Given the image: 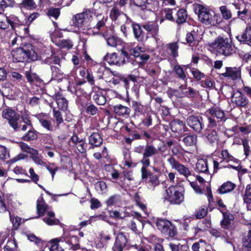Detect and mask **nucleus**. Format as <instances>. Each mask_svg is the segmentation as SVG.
I'll return each mask as SVG.
<instances>
[{
	"label": "nucleus",
	"instance_id": "obj_1",
	"mask_svg": "<svg viewBox=\"0 0 251 251\" xmlns=\"http://www.w3.org/2000/svg\"><path fill=\"white\" fill-rule=\"evenodd\" d=\"M193 9L198 15L199 20L206 25H216L222 21L219 14L215 13L212 9H209L199 4H194Z\"/></svg>",
	"mask_w": 251,
	"mask_h": 251
},
{
	"label": "nucleus",
	"instance_id": "obj_2",
	"mask_svg": "<svg viewBox=\"0 0 251 251\" xmlns=\"http://www.w3.org/2000/svg\"><path fill=\"white\" fill-rule=\"evenodd\" d=\"M37 211L39 216H42V220L49 226L59 225L60 222L55 217V213L51 210L50 207L46 204L42 196L37 201Z\"/></svg>",
	"mask_w": 251,
	"mask_h": 251
},
{
	"label": "nucleus",
	"instance_id": "obj_3",
	"mask_svg": "<svg viewBox=\"0 0 251 251\" xmlns=\"http://www.w3.org/2000/svg\"><path fill=\"white\" fill-rule=\"evenodd\" d=\"M210 47L219 54L229 56L233 52L231 41L227 38L219 37L211 43Z\"/></svg>",
	"mask_w": 251,
	"mask_h": 251
},
{
	"label": "nucleus",
	"instance_id": "obj_4",
	"mask_svg": "<svg viewBox=\"0 0 251 251\" xmlns=\"http://www.w3.org/2000/svg\"><path fill=\"white\" fill-rule=\"evenodd\" d=\"M184 189L182 186H171L166 190L167 199L172 204H178L183 200Z\"/></svg>",
	"mask_w": 251,
	"mask_h": 251
},
{
	"label": "nucleus",
	"instance_id": "obj_5",
	"mask_svg": "<svg viewBox=\"0 0 251 251\" xmlns=\"http://www.w3.org/2000/svg\"><path fill=\"white\" fill-rule=\"evenodd\" d=\"M93 12L90 9L76 14L73 19V25L78 27H88L93 19Z\"/></svg>",
	"mask_w": 251,
	"mask_h": 251
},
{
	"label": "nucleus",
	"instance_id": "obj_6",
	"mask_svg": "<svg viewBox=\"0 0 251 251\" xmlns=\"http://www.w3.org/2000/svg\"><path fill=\"white\" fill-rule=\"evenodd\" d=\"M128 52L124 49L120 53H107L104 57V60L111 65L121 66L126 62V57L128 58Z\"/></svg>",
	"mask_w": 251,
	"mask_h": 251
},
{
	"label": "nucleus",
	"instance_id": "obj_7",
	"mask_svg": "<svg viewBox=\"0 0 251 251\" xmlns=\"http://www.w3.org/2000/svg\"><path fill=\"white\" fill-rule=\"evenodd\" d=\"M156 226L159 230L164 234L168 235L173 237L176 234V229L174 225L168 220L166 219H157Z\"/></svg>",
	"mask_w": 251,
	"mask_h": 251
},
{
	"label": "nucleus",
	"instance_id": "obj_8",
	"mask_svg": "<svg viewBox=\"0 0 251 251\" xmlns=\"http://www.w3.org/2000/svg\"><path fill=\"white\" fill-rule=\"evenodd\" d=\"M2 117L8 121L10 126L14 129L18 128V120L19 115L10 108H7L2 111Z\"/></svg>",
	"mask_w": 251,
	"mask_h": 251
},
{
	"label": "nucleus",
	"instance_id": "obj_9",
	"mask_svg": "<svg viewBox=\"0 0 251 251\" xmlns=\"http://www.w3.org/2000/svg\"><path fill=\"white\" fill-rule=\"evenodd\" d=\"M32 52L29 50H26L23 48H18L11 52L13 61L15 62H24L29 58L33 60L35 57L31 55Z\"/></svg>",
	"mask_w": 251,
	"mask_h": 251
},
{
	"label": "nucleus",
	"instance_id": "obj_10",
	"mask_svg": "<svg viewBox=\"0 0 251 251\" xmlns=\"http://www.w3.org/2000/svg\"><path fill=\"white\" fill-rule=\"evenodd\" d=\"M231 101L236 106L241 107H247L250 102L247 97L239 91L233 93Z\"/></svg>",
	"mask_w": 251,
	"mask_h": 251
},
{
	"label": "nucleus",
	"instance_id": "obj_11",
	"mask_svg": "<svg viewBox=\"0 0 251 251\" xmlns=\"http://www.w3.org/2000/svg\"><path fill=\"white\" fill-rule=\"evenodd\" d=\"M109 17L112 21H117L119 23L127 22L128 21L127 16L116 5H114L111 9L109 13Z\"/></svg>",
	"mask_w": 251,
	"mask_h": 251
},
{
	"label": "nucleus",
	"instance_id": "obj_12",
	"mask_svg": "<svg viewBox=\"0 0 251 251\" xmlns=\"http://www.w3.org/2000/svg\"><path fill=\"white\" fill-rule=\"evenodd\" d=\"M158 152V150L154 146L149 144L147 145L144 149L143 158L141 162H144L145 165L150 163L149 157L156 155Z\"/></svg>",
	"mask_w": 251,
	"mask_h": 251
},
{
	"label": "nucleus",
	"instance_id": "obj_13",
	"mask_svg": "<svg viewBox=\"0 0 251 251\" xmlns=\"http://www.w3.org/2000/svg\"><path fill=\"white\" fill-rule=\"evenodd\" d=\"M41 126L49 131L53 130V126L51 123V118L49 115L45 114H39L37 116Z\"/></svg>",
	"mask_w": 251,
	"mask_h": 251
},
{
	"label": "nucleus",
	"instance_id": "obj_14",
	"mask_svg": "<svg viewBox=\"0 0 251 251\" xmlns=\"http://www.w3.org/2000/svg\"><path fill=\"white\" fill-rule=\"evenodd\" d=\"M226 72L221 74L222 76L230 77L233 80L241 77L240 67H226Z\"/></svg>",
	"mask_w": 251,
	"mask_h": 251
},
{
	"label": "nucleus",
	"instance_id": "obj_15",
	"mask_svg": "<svg viewBox=\"0 0 251 251\" xmlns=\"http://www.w3.org/2000/svg\"><path fill=\"white\" fill-rule=\"evenodd\" d=\"M126 242V236L122 233L118 234L112 248L113 251H123V249L125 247Z\"/></svg>",
	"mask_w": 251,
	"mask_h": 251
},
{
	"label": "nucleus",
	"instance_id": "obj_16",
	"mask_svg": "<svg viewBox=\"0 0 251 251\" xmlns=\"http://www.w3.org/2000/svg\"><path fill=\"white\" fill-rule=\"evenodd\" d=\"M143 27L156 40L159 33V26L156 23L150 22L142 25Z\"/></svg>",
	"mask_w": 251,
	"mask_h": 251
},
{
	"label": "nucleus",
	"instance_id": "obj_17",
	"mask_svg": "<svg viewBox=\"0 0 251 251\" xmlns=\"http://www.w3.org/2000/svg\"><path fill=\"white\" fill-rule=\"evenodd\" d=\"M201 118L198 116H191L189 117V126L197 132H200L202 129Z\"/></svg>",
	"mask_w": 251,
	"mask_h": 251
},
{
	"label": "nucleus",
	"instance_id": "obj_18",
	"mask_svg": "<svg viewBox=\"0 0 251 251\" xmlns=\"http://www.w3.org/2000/svg\"><path fill=\"white\" fill-rule=\"evenodd\" d=\"M104 93V91L103 90L99 89L98 91L93 92V99L99 105H103L106 103V100Z\"/></svg>",
	"mask_w": 251,
	"mask_h": 251
},
{
	"label": "nucleus",
	"instance_id": "obj_19",
	"mask_svg": "<svg viewBox=\"0 0 251 251\" xmlns=\"http://www.w3.org/2000/svg\"><path fill=\"white\" fill-rule=\"evenodd\" d=\"M236 38L239 41L245 42L251 46V27H247L245 32L241 35L237 36Z\"/></svg>",
	"mask_w": 251,
	"mask_h": 251
},
{
	"label": "nucleus",
	"instance_id": "obj_20",
	"mask_svg": "<svg viewBox=\"0 0 251 251\" xmlns=\"http://www.w3.org/2000/svg\"><path fill=\"white\" fill-rule=\"evenodd\" d=\"M89 143L92 146V148L98 147L102 143V139L98 133H93L89 137Z\"/></svg>",
	"mask_w": 251,
	"mask_h": 251
},
{
	"label": "nucleus",
	"instance_id": "obj_21",
	"mask_svg": "<svg viewBox=\"0 0 251 251\" xmlns=\"http://www.w3.org/2000/svg\"><path fill=\"white\" fill-rule=\"evenodd\" d=\"M54 97L56 100L58 108L63 111L67 110L68 107L67 100L60 93L55 94Z\"/></svg>",
	"mask_w": 251,
	"mask_h": 251
},
{
	"label": "nucleus",
	"instance_id": "obj_22",
	"mask_svg": "<svg viewBox=\"0 0 251 251\" xmlns=\"http://www.w3.org/2000/svg\"><path fill=\"white\" fill-rule=\"evenodd\" d=\"M235 187L236 185L234 183L230 181H227L224 183L217 191L220 194H224L231 192Z\"/></svg>",
	"mask_w": 251,
	"mask_h": 251
},
{
	"label": "nucleus",
	"instance_id": "obj_23",
	"mask_svg": "<svg viewBox=\"0 0 251 251\" xmlns=\"http://www.w3.org/2000/svg\"><path fill=\"white\" fill-rule=\"evenodd\" d=\"M224 219L221 222V225L223 228L229 229L232 227V222L234 220V216L231 214H226L223 213Z\"/></svg>",
	"mask_w": 251,
	"mask_h": 251
},
{
	"label": "nucleus",
	"instance_id": "obj_24",
	"mask_svg": "<svg viewBox=\"0 0 251 251\" xmlns=\"http://www.w3.org/2000/svg\"><path fill=\"white\" fill-rule=\"evenodd\" d=\"M126 51H128L130 55H133L135 57H138L140 53H143L145 51V49L141 46H136L135 47H130L127 46L124 49Z\"/></svg>",
	"mask_w": 251,
	"mask_h": 251
},
{
	"label": "nucleus",
	"instance_id": "obj_25",
	"mask_svg": "<svg viewBox=\"0 0 251 251\" xmlns=\"http://www.w3.org/2000/svg\"><path fill=\"white\" fill-rule=\"evenodd\" d=\"M14 21L8 20V18L4 14L0 13V29H7L10 25L12 28H14Z\"/></svg>",
	"mask_w": 251,
	"mask_h": 251
},
{
	"label": "nucleus",
	"instance_id": "obj_26",
	"mask_svg": "<svg viewBox=\"0 0 251 251\" xmlns=\"http://www.w3.org/2000/svg\"><path fill=\"white\" fill-rule=\"evenodd\" d=\"M196 170L200 173H207L208 171L206 159H200L196 164Z\"/></svg>",
	"mask_w": 251,
	"mask_h": 251
},
{
	"label": "nucleus",
	"instance_id": "obj_27",
	"mask_svg": "<svg viewBox=\"0 0 251 251\" xmlns=\"http://www.w3.org/2000/svg\"><path fill=\"white\" fill-rule=\"evenodd\" d=\"M207 113L211 116L215 117L221 120L225 118L224 112L218 107H212L207 110Z\"/></svg>",
	"mask_w": 251,
	"mask_h": 251
},
{
	"label": "nucleus",
	"instance_id": "obj_28",
	"mask_svg": "<svg viewBox=\"0 0 251 251\" xmlns=\"http://www.w3.org/2000/svg\"><path fill=\"white\" fill-rule=\"evenodd\" d=\"M132 29L135 39L138 41H142L144 35L141 27L138 24L132 25Z\"/></svg>",
	"mask_w": 251,
	"mask_h": 251
},
{
	"label": "nucleus",
	"instance_id": "obj_29",
	"mask_svg": "<svg viewBox=\"0 0 251 251\" xmlns=\"http://www.w3.org/2000/svg\"><path fill=\"white\" fill-rule=\"evenodd\" d=\"M114 112L118 115L124 116L129 115L130 112V109L122 104H118L114 107Z\"/></svg>",
	"mask_w": 251,
	"mask_h": 251
},
{
	"label": "nucleus",
	"instance_id": "obj_30",
	"mask_svg": "<svg viewBox=\"0 0 251 251\" xmlns=\"http://www.w3.org/2000/svg\"><path fill=\"white\" fill-rule=\"evenodd\" d=\"M36 4L34 0H22L20 4L21 9L25 8L28 10H34L36 8Z\"/></svg>",
	"mask_w": 251,
	"mask_h": 251
},
{
	"label": "nucleus",
	"instance_id": "obj_31",
	"mask_svg": "<svg viewBox=\"0 0 251 251\" xmlns=\"http://www.w3.org/2000/svg\"><path fill=\"white\" fill-rule=\"evenodd\" d=\"M19 147L23 151L27 152L31 155H38V151L29 147L25 143L21 142L19 144Z\"/></svg>",
	"mask_w": 251,
	"mask_h": 251
},
{
	"label": "nucleus",
	"instance_id": "obj_32",
	"mask_svg": "<svg viewBox=\"0 0 251 251\" xmlns=\"http://www.w3.org/2000/svg\"><path fill=\"white\" fill-rule=\"evenodd\" d=\"M177 16L176 22L178 24L184 23L187 18L186 10L183 9H180L177 12Z\"/></svg>",
	"mask_w": 251,
	"mask_h": 251
},
{
	"label": "nucleus",
	"instance_id": "obj_33",
	"mask_svg": "<svg viewBox=\"0 0 251 251\" xmlns=\"http://www.w3.org/2000/svg\"><path fill=\"white\" fill-rule=\"evenodd\" d=\"M97 20L98 21L96 25V28L99 30L105 25L107 20V17H105L102 14L98 15L97 16Z\"/></svg>",
	"mask_w": 251,
	"mask_h": 251
},
{
	"label": "nucleus",
	"instance_id": "obj_34",
	"mask_svg": "<svg viewBox=\"0 0 251 251\" xmlns=\"http://www.w3.org/2000/svg\"><path fill=\"white\" fill-rule=\"evenodd\" d=\"M129 227L132 231L137 233L139 232L138 228H142L143 227V224L137 219H134L131 221Z\"/></svg>",
	"mask_w": 251,
	"mask_h": 251
},
{
	"label": "nucleus",
	"instance_id": "obj_35",
	"mask_svg": "<svg viewBox=\"0 0 251 251\" xmlns=\"http://www.w3.org/2000/svg\"><path fill=\"white\" fill-rule=\"evenodd\" d=\"M17 244L15 239L8 240L4 247L5 251H17Z\"/></svg>",
	"mask_w": 251,
	"mask_h": 251
},
{
	"label": "nucleus",
	"instance_id": "obj_36",
	"mask_svg": "<svg viewBox=\"0 0 251 251\" xmlns=\"http://www.w3.org/2000/svg\"><path fill=\"white\" fill-rule=\"evenodd\" d=\"M36 131L32 129H29L28 132L23 136V139L25 141L33 140L37 138Z\"/></svg>",
	"mask_w": 251,
	"mask_h": 251
},
{
	"label": "nucleus",
	"instance_id": "obj_37",
	"mask_svg": "<svg viewBox=\"0 0 251 251\" xmlns=\"http://www.w3.org/2000/svg\"><path fill=\"white\" fill-rule=\"evenodd\" d=\"M220 11L221 13L223 18L227 20L231 18V12L226 6H222L220 7Z\"/></svg>",
	"mask_w": 251,
	"mask_h": 251
},
{
	"label": "nucleus",
	"instance_id": "obj_38",
	"mask_svg": "<svg viewBox=\"0 0 251 251\" xmlns=\"http://www.w3.org/2000/svg\"><path fill=\"white\" fill-rule=\"evenodd\" d=\"M221 155L223 160H226V162H237V160L230 154L227 150H223L221 152Z\"/></svg>",
	"mask_w": 251,
	"mask_h": 251
},
{
	"label": "nucleus",
	"instance_id": "obj_39",
	"mask_svg": "<svg viewBox=\"0 0 251 251\" xmlns=\"http://www.w3.org/2000/svg\"><path fill=\"white\" fill-rule=\"evenodd\" d=\"M141 163L142 164L141 168L142 178V179H147L148 177H149L152 174L147 169V168L150 165V163L145 165L143 162H141Z\"/></svg>",
	"mask_w": 251,
	"mask_h": 251
},
{
	"label": "nucleus",
	"instance_id": "obj_40",
	"mask_svg": "<svg viewBox=\"0 0 251 251\" xmlns=\"http://www.w3.org/2000/svg\"><path fill=\"white\" fill-rule=\"evenodd\" d=\"M106 42L109 46L116 47L120 43L121 41L118 38L112 36L106 39Z\"/></svg>",
	"mask_w": 251,
	"mask_h": 251
},
{
	"label": "nucleus",
	"instance_id": "obj_41",
	"mask_svg": "<svg viewBox=\"0 0 251 251\" xmlns=\"http://www.w3.org/2000/svg\"><path fill=\"white\" fill-rule=\"evenodd\" d=\"M147 183L150 186L155 187L159 184L158 176L153 174L151 175L149 177V180L147 181Z\"/></svg>",
	"mask_w": 251,
	"mask_h": 251
},
{
	"label": "nucleus",
	"instance_id": "obj_42",
	"mask_svg": "<svg viewBox=\"0 0 251 251\" xmlns=\"http://www.w3.org/2000/svg\"><path fill=\"white\" fill-rule=\"evenodd\" d=\"M25 75L28 82L32 83L34 82H38L40 80L39 77L35 73H33L30 71L26 72Z\"/></svg>",
	"mask_w": 251,
	"mask_h": 251
},
{
	"label": "nucleus",
	"instance_id": "obj_43",
	"mask_svg": "<svg viewBox=\"0 0 251 251\" xmlns=\"http://www.w3.org/2000/svg\"><path fill=\"white\" fill-rule=\"evenodd\" d=\"M167 47L169 50L170 51L171 54L174 57H176L177 55V50L178 47L176 43H172L168 44Z\"/></svg>",
	"mask_w": 251,
	"mask_h": 251
},
{
	"label": "nucleus",
	"instance_id": "obj_44",
	"mask_svg": "<svg viewBox=\"0 0 251 251\" xmlns=\"http://www.w3.org/2000/svg\"><path fill=\"white\" fill-rule=\"evenodd\" d=\"M53 116L56 120L57 126H58L63 122V120L61 112L58 110H56L55 108H53Z\"/></svg>",
	"mask_w": 251,
	"mask_h": 251
},
{
	"label": "nucleus",
	"instance_id": "obj_45",
	"mask_svg": "<svg viewBox=\"0 0 251 251\" xmlns=\"http://www.w3.org/2000/svg\"><path fill=\"white\" fill-rule=\"evenodd\" d=\"M189 183L195 193L198 195H202L204 194V189L201 188L196 182L189 181Z\"/></svg>",
	"mask_w": 251,
	"mask_h": 251
},
{
	"label": "nucleus",
	"instance_id": "obj_46",
	"mask_svg": "<svg viewBox=\"0 0 251 251\" xmlns=\"http://www.w3.org/2000/svg\"><path fill=\"white\" fill-rule=\"evenodd\" d=\"M243 244L246 248H251V229L249 230L247 235L245 236L243 239Z\"/></svg>",
	"mask_w": 251,
	"mask_h": 251
},
{
	"label": "nucleus",
	"instance_id": "obj_47",
	"mask_svg": "<svg viewBox=\"0 0 251 251\" xmlns=\"http://www.w3.org/2000/svg\"><path fill=\"white\" fill-rule=\"evenodd\" d=\"M9 156L8 151L7 149L1 145H0V160H4Z\"/></svg>",
	"mask_w": 251,
	"mask_h": 251
},
{
	"label": "nucleus",
	"instance_id": "obj_48",
	"mask_svg": "<svg viewBox=\"0 0 251 251\" xmlns=\"http://www.w3.org/2000/svg\"><path fill=\"white\" fill-rule=\"evenodd\" d=\"M57 45L62 48L70 49L72 48L73 44L70 40H61L57 43Z\"/></svg>",
	"mask_w": 251,
	"mask_h": 251
},
{
	"label": "nucleus",
	"instance_id": "obj_49",
	"mask_svg": "<svg viewBox=\"0 0 251 251\" xmlns=\"http://www.w3.org/2000/svg\"><path fill=\"white\" fill-rule=\"evenodd\" d=\"M48 15L49 17H51L54 19H56L60 15L59 9L54 8H50L48 12Z\"/></svg>",
	"mask_w": 251,
	"mask_h": 251
},
{
	"label": "nucleus",
	"instance_id": "obj_50",
	"mask_svg": "<svg viewBox=\"0 0 251 251\" xmlns=\"http://www.w3.org/2000/svg\"><path fill=\"white\" fill-rule=\"evenodd\" d=\"M251 200V184L246 186L244 195L243 196L244 201H248Z\"/></svg>",
	"mask_w": 251,
	"mask_h": 251
},
{
	"label": "nucleus",
	"instance_id": "obj_51",
	"mask_svg": "<svg viewBox=\"0 0 251 251\" xmlns=\"http://www.w3.org/2000/svg\"><path fill=\"white\" fill-rule=\"evenodd\" d=\"M47 169L50 172L53 178L55 173L58 170V167L54 163H50L46 166Z\"/></svg>",
	"mask_w": 251,
	"mask_h": 251
},
{
	"label": "nucleus",
	"instance_id": "obj_52",
	"mask_svg": "<svg viewBox=\"0 0 251 251\" xmlns=\"http://www.w3.org/2000/svg\"><path fill=\"white\" fill-rule=\"evenodd\" d=\"M179 174L184 175L185 177H187V171L188 169L183 165L178 164L175 168Z\"/></svg>",
	"mask_w": 251,
	"mask_h": 251
},
{
	"label": "nucleus",
	"instance_id": "obj_53",
	"mask_svg": "<svg viewBox=\"0 0 251 251\" xmlns=\"http://www.w3.org/2000/svg\"><path fill=\"white\" fill-rule=\"evenodd\" d=\"M192 74L194 77L197 80H200L204 77V74L196 69H191Z\"/></svg>",
	"mask_w": 251,
	"mask_h": 251
},
{
	"label": "nucleus",
	"instance_id": "obj_54",
	"mask_svg": "<svg viewBox=\"0 0 251 251\" xmlns=\"http://www.w3.org/2000/svg\"><path fill=\"white\" fill-rule=\"evenodd\" d=\"M208 140L211 143H214L218 140V136L216 129H214L213 131L207 136Z\"/></svg>",
	"mask_w": 251,
	"mask_h": 251
},
{
	"label": "nucleus",
	"instance_id": "obj_55",
	"mask_svg": "<svg viewBox=\"0 0 251 251\" xmlns=\"http://www.w3.org/2000/svg\"><path fill=\"white\" fill-rule=\"evenodd\" d=\"M133 3L137 6L143 7V9L145 8H147V4H148V0H132Z\"/></svg>",
	"mask_w": 251,
	"mask_h": 251
},
{
	"label": "nucleus",
	"instance_id": "obj_56",
	"mask_svg": "<svg viewBox=\"0 0 251 251\" xmlns=\"http://www.w3.org/2000/svg\"><path fill=\"white\" fill-rule=\"evenodd\" d=\"M119 200V196L114 195L110 197L106 201V204L108 206L112 205L116 203Z\"/></svg>",
	"mask_w": 251,
	"mask_h": 251
},
{
	"label": "nucleus",
	"instance_id": "obj_57",
	"mask_svg": "<svg viewBox=\"0 0 251 251\" xmlns=\"http://www.w3.org/2000/svg\"><path fill=\"white\" fill-rule=\"evenodd\" d=\"M95 187L98 189H99L100 191L102 192L106 191L107 185L105 182L103 181H100L95 184Z\"/></svg>",
	"mask_w": 251,
	"mask_h": 251
},
{
	"label": "nucleus",
	"instance_id": "obj_58",
	"mask_svg": "<svg viewBox=\"0 0 251 251\" xmlns=\"http://www.w3.org/2000/svg\"><path fill=\"white\" fill-rule=\"evenodd\" d=\"M86 111L88 113L94 115L97 113L98 109L94 105L91 104L87 106Z\"/></svg>",
	"mask_w": 251,
	"mask_h": 251
},
{
	"label": "nucleus",
	"instance_id": "obj_59",
	"mask_svg": "<svg viewBox=\"0 0 251 251\" xmlns=\"http://www.w3.org/2000/svg\"><path fill=\"white\" fill-rule=\"evenodd\" d=\"M208 127L209 128H213L217 126V123L211 116H208Z\"/></svg>",
	"mask_w": 251,
	"mask_h": 251
},
{
	"label": "nucleus",
	"instance_id": "obj_60",
	"mask_svg": "<svg viewBox=\"0 0 251 251\" xmlns=\"http://www.w3.org/2000/svg\"><path fill=\"white\" fill-rule=\"evenodd\" d=\"M207 210L205 208L200 209L196 213V216L197 219H201L204 217L207 214Z\"/></svg>",
	"mask_w": 251,
	"mask_h": 251
},
{
	"label": "nucleus",
	"instance_id": "obj_61",
	"mask_svg": "<svg viewBox=\"0 0 251 251\" xmlns=\"http://www.w3.org/2000/svg\"><path fill=\"white\" fill-rule=\"evenodd\" d=\"M242 145L244 147V154L246 155V156L247 157L249 154L250 148L248 141L246 140H243Z\"/></svg>",
	"mask_w": 251,
	"mask_h": 251
},
{
	"label": "nucleus",
	"instance_id": "obj_62",
	"mask_svg": "<svg viewBox=\"0 0 251 251\" xmlns=\"http://www.w3.org/2000/svg\"><path fill=\"white\" fill-rule=\"evenodd\" d=\"M29 173L30 174V177L31 178V179L35 183H37V182L39 180V176L35 173L34 169L33 168H30L29 170Z\"/></svg>",
	"mask_w": 251,
	"mask_h": 251
},
{
	"label": "nucleus",
	"instance_id": "obj_63",
	"mask_svg": "<svg viewBox=\"0 0 251 251\" xmlns=\"http://www.w3.org/2000/svg\"><path fill=\"white\" fill-rule=\"evenodd\" d=\"M173 9H164L163 10V12L166 18L169 20H172L173 19V17L172 16V13H173Z\"/></svg>",
	"mask_w": 251,
	"mask_h": 251
},
{
	"label": "nucleus",
	"instance_id": "obj_64",
	"mask_svg": "<svg viewBox=\"0 0 251 251\" xmlns=\"http://www.w3.org/2000/svg\"><path fill=\"white\" fill-rule=\"evenodd\" d=\"M50 251H63L62 248L60 247L57 242L54 243L50 248Z\"/></svg>",
	"mask_w": 251,
	"mask_h": 251
}]
</instances>
